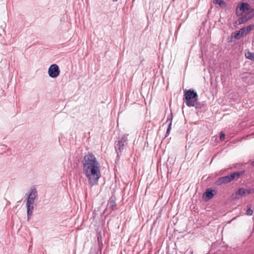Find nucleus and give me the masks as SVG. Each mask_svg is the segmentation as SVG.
Listing matches in <instances>:
<instances>
[{"label":"nucleus","mask_w":254,"mask_h":254,"mask_svg":"<svg viewBox=\"0 0 254 254\" xmlns=\"http://www.w3.org/2000/svg\"><path fill=\"white\" fill-rule=\"evenodd\" d=\"M243 36L241 35V33L240 32V30L239 31H238L237 33H235V35H234V37L236 39H239L241 38V37H242Z\"/></svg>","instance_id":"nucleus-17"},{"label":"nucleus","mask_w":254,"mask_h":254,"mask_svg":"<svg viewBox=\"0 0 254 254\" xmlns=\"http://www.w3.org/2000/svg\"><path fill=\"white\" fill-rule=\"evenodd\" d=\"M246 30L244 28H241L240 30V32L241 33V35L243 36L245 35H247L248 34V32H246Z\"/></svg>","instance_id":"nucleus-18"},{"label":"nucleus","mask_w":254,"mask_h":254,"mask_svg":"<svg viewBox=\"0 0 254 254\" xmlns=\"http://www.w3.org/2000/svg\"><path fill=\"white\" fill-rule=\"evenodd\" d=\"M172 118H171L170 119L171 121H170V123H169V124L168 125V128L167 129V131H166V135H165L166 137L168 136V135L169 134L170 131L171 130V126H172Z\"/></svg>","instance_id":"nucleus-15"},{"label":"nucleus","mask_w":254,"mask_h":254,"mask_svg":"<svg viewBox=\"0 0 254 254\" xmlns=\"http://www.w3.org/2000/svg\"><path fill=\"white\" fill-rule=\"evenodd\" d=\"M61 71L57 64H52L48 69V74L53 78H57L60 74Z\"/></svg>","instance_id":"nucleus-5"},{"label":"nucleus","mask_w":254,"mask_h":254,"mask_svg":"<svg viewBox=\"0 0 254 254\" xmlns=\"http://www.w3.org/2000/svg\"><path fill=\"white\" fill-rule=\"evenodd\" d=\"M83 172L91 187L97 185L101 177L100 166L95 156L92 153L85 155L82 160Z\"/></svg>","instance_id":"nucleus-1"},{"label":"nucleus","mask_w":254,"mask_h":254,"mask_svg":"<svg viewBox=\"0 0 254 254\" xmlns=\"http://www.w3.org/2000/svg\"><path fill=\"white\" fill-rule=\"evenodd\" d=\"M240 176V172H234L230 175L219 178L216 181L215 184L216 186H219L222 184H227L233 180L235 178H238Z\"/></svg>","instance_id":"nucleus-4"},{"label":"nucleus","mask_w":254,"mask_h":254,"mask_svg":"<svg viewBox=\"0 0 254 254\" xmlns=\"http://www.w3.org/2000/svg\"><path fill=\"white\" fill-rule=\"evenodd\" d=\"M251 9V5L249 3L247 2H243L239 7H237L236 14L238 15H242L243 12H245L247 10H250Z\"/></svg>","instance_id":"nucleus-7"},{"label":"nucleus","mask_w":254,"mask_h":254,"mask_svg":"<svg viewBox=\"0 0 254 254\" xmlns=\"http://www.w3.org/2000/svg\"><path fill=\"white\" fill-rule=\"evenodd\" d=\"M225 134L222 132H220V138L221 140H223L225 139Z\"/></svg>","instance_id":"nucleus-20"},{"label":"nucleus","mask_w":254,"mask_h":254,"mask_svg":"<svg viewBox=\"0 0 254 254\" xmlns=\"http://www.w3.org/2000/svg\"><path fill=\"white\" fill-rule=\"evenodd\" d=\"M246 15L249 19L254 17V9H251L250 11Z\"/></svg>","instance_id":"nucleus-12"},{"label":"nucleus","mask_w":254,"mask_h":254,"mask_svg":"<svg viewBox=\"0 0 254 254\" xmlns=\"http://www.w3.org/2000/svg\"><path fill=\"white\" fill-rule=\"evenodd\" d=\"M245 57L247 59L254 61V53L247 51L245 53Z\"/></svg>","instance_id":"nucleus-11"},{"label":"nucleus","mask_w":254,"mask_h":254,"mask_svg":"<svg viewBox=\"0 0 254 254\" xmlns=\"http://www.w3.org/2000/svg\"><path fill=\"white\" fill-rule=\"evenodd\" d=\"M116 202L114 200H111L109 203H108V206L112 208V210L114 209V208L116 207Z\"/></svg>","instance_id":"nucleus-13"},{"label":"nucleus","mask_w":254,"mask_h":254,"mask_svg":"<svg viewBox=\"0 0 254 254\" xmlns=\"http://www.w3.org/2000/svg\"><path fill=\"white\" fill-rule=\"evenodd\" d=\"M251 192H252L251 190H246L243 188H240L236 192V194L239 195L241 196H244L246 194H250Z\"/></svg>","instance_id":"nucleus-8"},{"label":"nucleus","mask_w":254,"mask_h":254,"mask_svg":"<svg viewBox=\"0 0 254 254\" xmlns=\"http://www.w3.org/2000/svg\"><path fill=\"white\" fill-rule=\"evenodd\" d=\"M204 196H205V198L206 200H210L214 196L213 190L209 189H207L204 193Z\"/></svg>","instance_id":"nucleus-9"},{"label":"nucleus","mask_w":254,"mask_h":254,"mask_svg":"<svg viewBox=\"0 0 254 254\" xmlns=\"http://www.w3.org/2000/svg\"><path fill=\"white\" fill-rule=\"evenodd\" d=\"M248 20H249V19L245 15L244 16L240 18L239 19V24H242V23L246 22Z\"/></svg>","instance_id":"nucleus-14"},{"label":"nucleus","mask_w":254,"mask_h":254,"mask_svg":"<svg viewBox=\"0 0 254 254\" xmlns=\"http://www.w3.org/2000/svg\"><path fill=\"white\" fill-rule=\"evenodd\" d=\"M114 2H116V1H117L118 0H112Z\"/></svg>","instance_id":"nucleus-21"},{"label":"nucleus","mask_w":254,"mask_h":254,"mask_svg":"<svg viewBox=\"0 0 254 254\" xmlns=\"http://www.w3.org/2000/svg\"><path fill=\"white\" fill-rule=\"evenodd\" d=\"M185 102L187 106L198 108V95L197 93L192 89H189L185 91Z\"/></svg>","instance_id":"nucleus-2"},{"label":"nucleus","mask_w":254,"mask_h":254,"mask_svg":"<svg viewBox=\"0 0 254 254\" xmlns=\"http://www.w3.org/2000/svg\"><path fill=\"white\" fill-rule=\"evenodd\" d=\"M38 199L37 191L36 189H32L30 193L27 198L26 208L27 214V220H29L34 210V203Z\"/></svg>","instance_id":"nucleus-3"},{"label":"nucleus","mask_w":254,"mask_h":254,"mask_svg":"<svg viewBox=\"0 0 254 254\" xmlns=\"http://www.w3.org/2000/svg\"><path fill=\"white\" fill-rule=\"evenodd\" d=\"M254 27V25H250L247 27L244 28L247 31L246 32H248V33H249L250 31L252 30V29Z\"/></svg>","instance_id":"nucleus-16"},{"label":"nucleus","mask_w":254,"mask_h":254,"mask_svg":"<svg viewBox=\"0 0 254 254\" xmlns=\"http://www.w3.org/2000/svg\"><path fill=\"white\" fill-rule=\"evenodd\" d=\"M252 165L254 166V161L252 163Z\"/></svg>","instance_id":"nucleus-22"},{"label":"nucleus","mask_w":254,"mask_h":254,"mask_svg":"<svg viewBox=\"0 0 254 254\" xmlns=\"http://www.w3.org/2000/svg\"><path fill=\"white\" fill-rule=\"evenodd\" d=\"M213 2L215 4H219L222 8H225L227 6L226 3L223 0H213Z\"/></svg>","instance_id":"nucleus-10"},{"label":"nucleus","mask_w":254,"mask_h":254,"mask_svg":"<svg viewBox=\"0 0 254 254\" xmlns=\"http://www.w3.org/2000/svg\"><path fill=\"white\" fill-rule=\"evenodd\" d=\"M253 213V211L251 209V208H249L247 211V214L248 215H252Z\"/></svg>","instance_id":"nucleus-19"},{"label":"nucleus","mask_w":254,"mask_h":254,"mask_svg":"<svg viewBox=\"0 0 254 254\" xmlns=\"http://www.w3.org/2000/svg\"><path fill=\"white\" fill-rule=\"evenodd\" d=\"M127 135H124L118 142L115 146L116 151L119 155V152L120 153L124 149V146L127 144Z\"/></svg>","instance_id":"nucleus-6"}]
</instances>
